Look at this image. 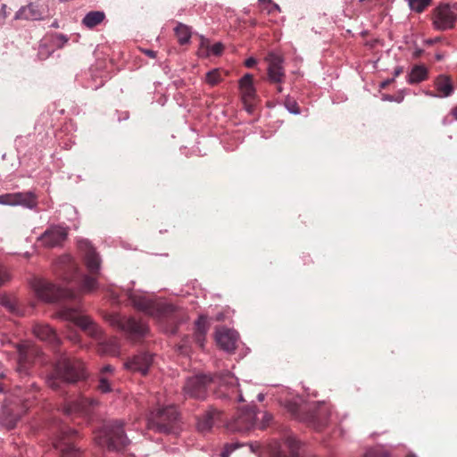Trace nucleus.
I'll list each match as a JSON object with an SVG mask.
<instances>
[{
  "mask_svg": "<svg viewBox=\"0 0 457 457\" xmlns=\"http://www.w3.org/2000/svg\"><path fill=\"white\" fill-rule=\"evenodd\" d=\"M212 385L220 386V396L232 398L236 395L237 401L244 402L243 395L237 389V379L227 371L214 376L196 375L187 379L183 390L187 396L204 400L207 396L208 389Z\"/></svg>",
  "mask_w": 457,
  "mask_h": 457,
  "instance_id": "obj_1",
  "label": "nucleus"
},
{
  "mask_svg": "<svg viewBox=\"0 0 457 457\" xmlns=\"http://www.w3.org/2000/svg\"><path fill=\"white\" fill-rule=\"evenodd\" d=\"M86 378L84 363L75 358L62 357L55 366L54 374L49 378L48 386L58 390L62 384L74 383Z\"/></svg>",
  "mask_w": 457,
  "mask_h": 457,
  "instance_id": "obj_2",
  "label": "nucleus"
},
{
  "mask_svg": "<svg viewBox=\"0 0 457 457\" xmlns=\"http://www.w3.org/2000/svg\"><path fill=\"white\" fill-rule=\"evenodd\" d=\"M96 444L108 451L120 452L125 449L129 440L125 435L123 423L120 420L104 423L95 436Z\"/></svg>",
  "mask_w": 457,
  "mask_h": 457,
  "instance_id": "obj_3",
  "label": "nucleus"
},
{
  "mask_svg": "<svg viewBox=\"0 0 457 457\" xmlns=\"http://www.w3.org/2000/svg\"><path fill=\"white\" fill-rule=\"evenodd\" d=\"M79 248L83 253L85 265L90 273V275L83 276L80 290L83 293H91L98 288L97 276L100 270L101 259L95 248L87 240L79 241Z\"/></svg>",
  "mask_w": 457,
  "mask_h": 457,
  "instance_id": "obj_4",
  "label": "nucleus"
},
{
  "mask_svg": "<svg viewBox=\"0 0 457 457\" xmlns=\"http://www.w3.org/2000/svg\"><path fill=\"white\" fill-rule=\"evenodd\" d=\"M18 402L5 403L0 412V424L8 429L13 428L21 415L30 407V401L36 398L35 395L29 393V395L21 394V388L17 386Z\"/></svg>",
  "mask_w": 457,
  "mask_h": 457,
  "instance_id": "obj_5",
  "label": "nucleus"
},
{
  "mask_svg": "<svg viewBox=\"0 0 457 457\" xmlns=\"http://www.w3.org/2000/svg\"><path fill=\"white\" fill-rule=\"evenodd\" d=\"M31 286L37 297L46 303H55L61 299H73L75 297L73 291L58 287L41 278H35Z\"/></svg>",
  "mask_w": 457,
  "mask_h": 457,
  "instance_id": "obj_6",
  "label": "nucleus"
},
{
  "mask_svg": "<svg viewBox=\"0 0 457 457\" xmlns=\"http://www.w3.org/2000/svg\"><path fill=\"white\" fill-rule=\"evenodd\" d=\"M177 419V409L173 405H169L151 412L148 418L147 427L149 429L159 433H170Z\"/></svg>",
  "mask_w": 457,
  "mask_h": 457,
  "instance_id": "obj_7",
  "label": "nucleus"
},
{
  "mask_svg": "<svg viewBox=\"0 0 457 457\" xmlns=\"http://www.w3.org/2000/svg\"><path fill=\"white\" fill-rule=\"evenodd\" d=\"M79 437L78 431L62 425L59 428L54 446L59 451L61 457H79V448L76 446V440Z\"/></svg>",
  "mask_w": 457,
  "mask_h": 457,
  "instance_id": "obj_8",
  "label": "nucleus"
},
{
  "mask_svg": "<svg viewBox=\"0 0 457 457\" xmlns=\"http://www.w3.org/2000/svg\"><path fill=\"white\" fill-rule=\"evenodd\" d=\"M106 320L111 326L128 333L135 339L144 337L148 331L147 326L141 320L134 318H126L119 313L108 314Z\"/></svg>",
  "mask_w": 457,
  "mask_h": 457,
  "instance_id": "obj_9",
  "label": "nucleus"
},
{
  "mask_svg": "<svg viewBox=\"0 0 457 457\" xmlns=\"http://www.w3.org/2000/svg\"><path fill=\"white\" fill-rule=\"evenodd\" d=\"M60 316L66 320L73 322L91 337L96 339L101 338V328L88 316L81 315L77 309L63 307L60 311Z\"/></svg>",
  "mask_w": 457,
  "mask_h": 457,
  "instance_id": "obj_10",
  "label": "nucleus"
},
{
  "mask_svg": "<svg viewBox=\"0 0 457 457\" xmlns=\"http://www.w3.org/2000/svg\"><path fill=\"white\" fill-rule=\"evenodd\" d=\"M16 352L18 354L16 372L21 377H27L29 375L34 360L39 356L40 350L33 344L25 343L17 345Z\"/></svg>",
  "mask_w": 457,
  "mask_h": 457,
  "instance_id": "obj_11",
  "label": "nucleus"
},
{
  "mask_svg": "<svg viewBox=\"0 0 457 457\" xmlns=\"http://www.w3.org/2000/svg\"><path fill=\"white\" fill-rule=\"evenodd\" d=\"M97 404V401L84 395H79L76 399L71 400L65 403L63 412L67 416L75 415L78 417H86L90 414Z\"/></svg>",
  "mask_w": 457,
  "mask_h": 457,
  "instance_id": "obj_12",
  "label": "nucleus"
},
{
  "mask_svg": "<svg viewBox=\"0 0 457 457\" xmlns=\"http://www.w3.org/2000/svg\"><path fill=\"white\" fill-rule=\"evenodd\" d=\"M54 273L62 280L70 282L78 277V266L71 255L59 257L54 262Z\"/></svg>",
  "mask_w": 457,
  "mask_h": 457,
  "instance_id": "obj_13",
  "label": "nucleus"
},
{
  "mask_svg": "<svg viewBox=\"0 0 457 457\" xmlns=\"http://www.w3.org/2000/svg\"><path fill=\"white\" fill-rule=\"evenodd\" d=\"M330 410L326 404H320L306 413L304 421L320 431L328 425Z\"/></svg>",
  "mask_w": 457,
  "mask_h": 457,
  "instance_id": "obj_14",
  "label": "nucleus"
},
{
  "mask_svg": "<svg viewBox=\"0 0 457 457\" xmlns=\"http://www.w3.org/2000/svg\"><path fill=\"white\" fill-rule=\"evenodd\" d=\"M68 231L60 226H52L47 228L38 238L42 245L46 247H55L61 245L67 238Z\"/></svg>",
  "mask_w": 457,
  "mask_h": 457,
  "instance_id": "obj_15",
  "label": "nucleus"
},
{
  "mask_svg": "<svg viewBox=\"0 0 457 457\" xmlns=\"http://www.w3.org/2000/svg\"><path fill=\"white\" fill-rule=\"evenodd\" d=\"M457 20V15L448 4L439 6L434 14V25L436 29L445 30L452 29Z\"/></svg>",
  "mask_w": 457,
  "mask_h": 457,
  "instance_id": "obj_16",
  "label": "nucleus"
},
{
  "mask_svg": "<svg viewBox=\"0 0 457 457\" xmlns=\"http://www.w3.org/2000/svg\"><path fill=\"white\" fill-rule=\"evenodd\" d=\"M436 92L428 91L427 95L432 97L445 98L450 96L454 91L453 79L450 76L438 75L433 82Z\"/></svg>",
  "mask_w": 457,
  "mask_h": 457,
  "instance_id": "obj_17",
  "label": "nucleus"
},
{
  "mask_svg": "<svg viewBox=\"0 0 457 457\" xmlns=\"http://www.w3.org/2000/svg\"><path fill=\"white\" fill-rule=\"evenodd\" d=\"M153 362V356L147 353H141L129 359L124 366L127 370L133 372H139L142 375H146Z\"/></svg>",
  "mask_w": 457,
  "mask_h": 457,
  "instance_id": "obj_18",
  "label": "nucleus"
},
{
  "mask_svg": "<svg viewBox=\"0 0 457 457\" xmlns=\"http://www.w3.org/2000/svg\"><path fill=\"white\" fill-rule=\"evenodd\" d=\"M269 62L268 76L272 83L280 84L285 79V71L282 67L283 59L275 54H270L267 57Z\"/></svg>",
  "mask_w": 457,
  "mask_h": 457,
  "instance_id": "obj_19",
  "label": "nucleus"
},
{
  "mask_svg": "<svg viewBox=\"0 0 457 457\" xmlns=\"http://www.w3.org/2000/svg\"><path fill=\"white\" fill-rule=\"evenodd\" d=\"M127 298L135 308L143 311L147 314L153 315L155 311H159L156 303L145 296L129 291L126 293Z\"/></svg>",
  "mask_w": 457,
  "mask_h": 457,
  "instance_id": "obj_20",
  "label": "nucleus"
},
{
  "mask_svg": "<svg viewBox=\"0 0 457 457\" xmlns=\"http://www.w3.org/2000/svg\"><path fill=\"white\" fill-rule=\"evenodd\" d=\"M33 334L41 341L56 347L59 345V338L55 331L47 324H36L33 327Z\"/></svg>",
  "mask_w": 457,
  "mask_h": 457,
  "instance_id": "obj_21",
  "label": "nucleus"
},
{
  "mask_svg": "<svg viewBox=\"0 0 457 457\" xmlns=\"http://www.w3.org/2000/svg\"><path fill=\"white\" fill-rule=\"evenodd\" d=\"M237 339L236 333L230 329L222 328L216 333L218 345L227 352H232L236 349Z\"/></svg>",
  "mask_w": 457,
  "mask_h": 457,
  "instance_id": "obj_22",
  "label": "nucleus"
},
{
  "mask_svg": "<svg viewBox=\"0 0 457 457\" xmlns=\"http://www.w3.org/2000/svg\"><path fill=\"white\" fill-rule=\"evenodd\" d=\"M256 418L254 406H247L240 410V413L236 420L237 429H248L253 426Z\"/></svg>",
  "mask_w": 457,
  "mask_h": 457,
  "instance_id": "obj_23",
  "label": "nucleus"
},
{
  "mask_svg": "<svg viewBox=\"0 0 457 457\" xmlns=\"http://www.w3.org/2000/svg\"><path fill=\"white\" fill-rule=\"evenodd\" d=\"M222 413L216 409L208 411L201 419L198 420L197 428L202 433H205L218 422L221 420Z\"/></svg>",
  "mask_w": 457,
  "mask_h": 457,
  "instance_id": "obj_24",
  "label": "nucleus"
},
{
  "mask_svg": "<svg viewBox=\"0 0 457 457\" xmlns=\"http://www.w3.org/2000/svg\"><path fill=\"white\" fill-rule=\"evenodd\" d=\"M239 90L241 94V99L255 100L257 97L256 90L253 86V75L247 73L239 79Z\"/></svg>",
  "mask_w": 457,
  "mask_h": 457,
  "instance_id": "obj_25",
  "label": "nucleus"
},
{
  "mask_svg": "<svg viewBox=\"0 0 457 457\" xmlns=\"http://www.w3.org/2000/svg\"><path fill=\"white\" fill-rule=\"evenodd\" d=\"M44 10L38 5L29 4L27 6L21 8L15 14V20H31L38 21L44 18Z\"/></svg>",
  "mask_w": 457,
  "mask_h": 457,
  "instance_id": "obj_26",
  "label": "nucleus"
},
{
  "mask_svg": "<svg viewBox=\"0 0 457 457\" xmlns=\"http://www.w3.org/2000/svg\"><path fill=\"white\" fill-rule=\"evenodd\" d=\"M428 78V69L423 64L414 65L407 77L409 84H418L427 80Z\"/></svg>",
  "mask_w": 457,
  "mask_h": 457,
  "instance_id": "obj_27",
  "label": "nucleus"
},
{
  "mask_svg": "<svg viewBox=\"0 0 457 457\" xmlns=\"http://www.w3.org/2000/svg\"><path fill=\"white\" fill-rule=\"evenodd\" d=\"M284 447L289 451V454H286L284 450H278L274 453L272 457H298V450L300 442L294 436H287L284 443Z\"/></svg>",
  "mask_w": 457,
  "mask_h": 457,
  "instance_id": "obj_28",
  "label": "nucleus"
},
{
  "mask_svg": "<svg viewBox=\"0 0 457 457\" xmlns=\"http://www.w3.org/2000/svg\"><path fill=\"white\" fill-rule=\"evenodd\" d=\"M37 204V197L32 192H18L15 193V205L33 209Z\"/></svg>",
  "mask_w": 457,
  "mask_h": 457,
  "instance_id": "obj_29",
  "label": "nucleus"
},
{
  "mask_svg": "<svg viewBox=\"0 0 457 457\" xmlns=\"http://www.w3.org/2000/svg\"><path fill=\"white\" fill-rule=\"evenodd\" d=\"M105 18V14L101 11H91L86 14L82 20V24L88 29H93L99 25Z\"/></svg>",
  "mask_w": 457,
  "mask_h": 457,
  "instance_id": "obj_30",
  "label": "nucleus"
},
{
  "mask_svg": "<svg viewBox=\"0 0 457 457\" xmlns=\"http://www.w3.org/2000/svg\"><path fill=\"white\" fill-rule=\"evenodd\" d=\"M174 33L180 45L188 43L191 38V28L180 22L174 29Z\"/></svg>",
  "mask_w": 457,
  "mask_h": 457,
  "instance_id": "obj_31",
  "label": "nucleus"
},
{
  "mask_svg": "<svg viewBox=\"0 0 457 457\" xmlns=\"http://www.w3.org/2000/svg\"><path fill=\"white\" fill-rule=\"evenodd\" d=\"M222 80L221 72L219 69H213L205 75V82L213 87Z\"/></svg>",
  "mask_w": 457,
  "mask_h": 457,
  "instance_id": "obj_32",
  "label": "nucleus"
},
{
  "mask_svg": "<svg viewBox=\"0 0 457 457\" xmlns=\"http://www.w3.org/2000/svg\"><path fill=\"white\" fill-rule=\"evenodd\" d=\"M409 6L412 11L422 12L430 5L431 0H408Z\"/></svg>",
  "mask_w": 457,
  "mask_h": 457,
  "instance_id": "obj_33",
  "label": "nucleus"
},
{
  "mask_svg": "<svg viewBox=\"0 0 457 457\" xmlns=\"http://www.w3.org/2000/svg\"><path fill=\"white\" fill-rule=\"evenodd\" d=\"M97 389L104 394L109 393L112 390L108 376H104V374L99 375Z\"/></svg>",
  "mask_w": 457,
  "mask_h": 457,
  "instance_id": "obj_34",
  "label": "nucleus"
},
{
  "mask_svg": "<svg viewBox=\"0 0 457 457\" xmlns=\"http://www.w3.org/2000/svg\"><path fill=\"white\" fill-rule=\"evenodd\" d=\"M286 408L292 414V416H294L295 418H297V419H301L304 421V418H305L306 414H304L303 417L301 416V412L303 410H302L301 406H299L296 403L288 402L286 404Z\"/></svg>",
  "mask_w": 457,
  "mask_h": 457,
  "instance_id": "obj_35",
  "label": "nucleus"
},
{
  "mask_svg": "<svg viewBox=\"0 0 457 457\" xmlns=\"http://www.w3.org/2000/svg\"><path fill=\"white\" fill-rule=\"evenodd\" d=\"M259 4L262 10H266L269 14L274 13L275 12H280L279 6L272 3L271 0H259Z\"/></svg>",
  "mask_w": 457,
  "mask_h": 457,
  "instance_id": "obj_36",
  "label": "nucleus"
},
{
  "mask_svg": "<svg viewBox=\"0 0 457 457\" xmlns=\"http://www.w3.org/2000/svg\"><path fill=\"white\" fill-rule=\"evenodd\" d=\"M284 104L286 106V108L291 112V113H294V114H298L300 113V108L298 106V104L296 103V101L290 97V96H287L286 99H285V102H284Z\"/></svg>",
  "mask_w": 457,
  "mask_h": 457,
  "instance_id": "obj_37",
  "label": "nucleus"
},
{
  "mask_svg": "<svg viewBox=\"0 0 457 457\" xmlns=\"http://www.w3.org/2000/svg\"><path fill=\"white\" fill-rule=\"evenodd\" d=\"M208 329L207 321L204 318L200 317L198 320L195 322V333H201L205 335Z\"/></svg>",
  "mask_w": 457,
  "mask_h": 457,
  "instance_id": "obj_38",
  "label": "nucleus"
},
{
  "mask_svg": "<svg viewBox=\"0 0 457 457\" xmlns=\"http://www.w3.org/2000/svg\"><path fill=\"white\" fill-rule=\"evenodd\" d=\"M0 204L15 205V193L1 195Z\"/></svg>",
  "mask_w": 457,
  "mask_h": 457,
  "instance_id": "obj_39",
  "label": "nucleus"
},
{
  "mask_svg": "<svg viewBox=\"0 0 457 457\" xmlns=\"http://www.w3.org/2000/svg\"><path fill=\"white\" fill-rule=\"evenodd\" d=\"M210 54L209 43L206 39L202 38L201 46L198 50V55L201 57H207Z\"/></svg>",
  "mask_w": 457,
  "mask_h": 457,
  "instance_id": "obj_40",
  "label": "nucleus"
},
{
  "mask_svg": "<svg viewBox=\"0 0 457 457\" xmlns=\"http://www.w3.org/2000/svg\"><path fill=\"white\" fill-rule=\"evenodd\" d=\"M363 457H389V454L386 451L370 450Z\"/></svg>",
  "mask_w": 457,
  "mask_h": 457,
  "instance_id": "obj_41",
  "label": "nucleus"
},
{
  "mask_svg": "<svg viewBox=\"0 0 457 457\" xmlns=\"http://www.w3.org/2000/svg\"><path fill=\"white\" fill-rule=\"evenodd\" d=\"M210 53L213 55L219 56L222 54L224 50V46L221 43H216L212 46H209Z\"/></svg>",
  "mask_w": 457,
  "mask_h": 457,
  "instance_id": "obj_42",
  "label": "nucleus"
},
{
  "mask_svg": "<svg viewBox=\"0 0 457 457\" xmlns=\"http://www.w3.org/2000/svg\"><path fill=\"white\" fill-rule=\"evenodd\" d=\"M10 279V275L7 270L0 264V287Z\"/></svg>",
  "mask_w": 457,
  "mask_h": 457,
  "instance_id": "obj_43",
  "label": "nucleus"
},
{
  "mask_svg": "<svg viewBox=\"0 0 457 457\" xmlns=\"http://www.w3.org/2000/svg\"><path fill=\"white\" fill-rule=\"evenodd\" d=\"M237 445L234 444H228L224 446L223 451L220 453V457H228L229 454L237 449Z\"/></svg>",
  "mask_w": 457,
  "mask_h": 457,
  "instance_id": "obj_44",
  "label": "nucleus"
},
{
  "mask_svg": "<svg viewBox=\"0 0 457 457\" xmlns=\"http://www.w3.org/2000/svg\"><path fill=\"white\" fill-rule=\"evenodd\" d=\"M194 338H195V343L200 346V347H204V342H205V335L202 334L201 333H195L194 334Z\"/></svg>",
  "mask_w": 457,
  "mask_h": 457,
  "instance_id": "obj_45",
  "label": "nucleus"
},
{
  "mask_svg": "<svg viewBox=\"0 0 457 457\" xmlns=\"http://www.w3.org/2000/svg\"><path fill=\"white\" fill-rule=\"evenodd\" d=\"M254 101L255 100H248V101H246L245 99L242 100L244 107L247 112L251 113L253 112Z\"/></svg>",
  "mask_w": 457,
  "mask_h": 457,
  "instance_id": "obj_46",
  "label": "nucleus"
},
{
  "mask_svg": "<svg viewBox=\"0 0 457 457\" xmlns=\"http://www.w3.org/2000/svg\"><path fill=\"white\" fill-rule=\"evenodd\" d=\"M114 369L112 365H105L102 368L100 374H104V376H108V378L112 374Z\"/></svg>",
  "mask_w": 457,
  "mask_h": 457,
  "instance_id": "obj_47",
  "label": "nucleus"
},
{
  "mask_svg": "<svg viewBox=\"0 0 457 457\" xmlns=\"http://www.w3.org/2000/svg\"><path fill=\"white\" fill-rule=\"evenodd\" d=\"M4 305L12 312H16L15 303L10 300L5 301Z\"/></svg>",
  "mask_w": 457,
  "mask_h": 457,
  "instance_id": "obj_48",
  "label": "nucleus"
},
{
  "mask_svg": "<svg viewBox=\"0 0 457 457\" xmlns=\"http://www.w3.org/2000/svg\"><path fill=\"white\" fill-rule=\"evenodd\" d=\"M245 66H246L247 68H252V67H253V66L256 64V60H255L254 58H253V57L248 58V59L245 61Z\"/></svg>",
  "mask_w": 457,
  "mask_h": 457,
  "instance_id": "obj_49",
  "label": "nucleus"
},
{
  "mask_svg": "<svg viewBox=\"0 0 457 457\" xmlns=\"http://www.w3.org/2000/svg\"><path fill=\"white\" fill-rule=\"evenodd\" d=\"M440 40H441V37H436V38H433V39H428V40H426V44L430 46V45H434V44L439 42Z\"/></svg>",
  "mask_w": 457,
  "mask_h": 457,
  "instance_id": "obj_50",
  "label": "nucleus"
},
{
  "mask_svg": "<svg viewBox=\"0 0 457 457\" xmlns=\"http://www.w3.org/2000/svg\"><path fill=\"white\" fill-rule=\"evenodd\" d=\"M423 54V50L422 49H416L414 52H413V57L414 58H420L421 56V54Z\"/></svg>",
  "mask_w": 457,
  "mask_h": 457,
  "instance_id": "obj_51",
  "label": "nucleus"
},
{
  "mask_svg": "<svg viewBox=\"0 0 457 457\" xmlns=\"http://www.w3.org/2000/svg\"><path fill=\"white\" fill-rule=\"evenodd\" d=\"M145 54L147 56L151 57V58H155V56H156V52H154V51H153V50H145Z\"/></svg>",
  "mask_w": 457,
  "mask_h": 457,
  "instance_id": "obj_52",
  "label": "nucleus"
},
{
  "mask_svg": "<svg viewBox=\"0 0 457 457\" xmlns=\"http://www.w3.org/2000/svg\"><path fill=\"white\" fill-rule=\"evenodd\" d=\"M393 80H394V79H387V80L382 82L381 85H380V87L381 88H386Z\"/></svg>",
  "mask_w": 457,
  "mask_h": 457,
  "instance_id": "obj_53",
  "label": "nucleus"
},
{
  "mask_svg": "<svg viewBox=\"0 0 457 457\" xmlns=\"http://www.w3.org/2000/svg\"><path fill=\"white\" fill-rule=\"evenodd\" d=\"M402 72H403V68H402V67H397V68H395V70L394 75H395V77H397V76H399Z\"/></svg>",
  "mask_w": 457,
  "mask_h": 457,
  "instance_id": "obj_54",
  "label": "nucleus"
},
{
  "mask_svg": "<svg viewBox=\"0 0 457 457\" xmlns=\"http://www.w3.org/2000/svg\"><path fill=\"white\" fill-rule=\"evenodd\" d=\"M6 8H7V6L5 4L2 5L1 12H2V15L4 16V18H5L7 16Z\"/></svg>",
  "mask_w": 457,
  "mask_h": 457,
  "instance_id": "obj_55",
  "label": "nucleus"
},
{
  "mask_svg": "<svg viewBox=\"0 0 457 457\" xmlns=\"http://www.w3.org/2000/svg\"><path fill=\"white\" fill-rule=\"evenodd\" d=\"M451 114L453 116V118L457 120V106L453 108L451 111Z\"/></svg>",
  "mask_w": 457,
  "mask_h": 457,
  "instance_id": "obj_56",
  "label": "nucleus"
},
{
  "mask_svg": "<svg viewBox=\"0 0 457 457\" xmlns=\"http://www.w3.org/2000/svg\"><path fill=\"white\" fill-rule=\"evenodd\" d=\"M443 58H444V55L442 54H436V59L437 61H441V60H443Z\"/></svg>",
  "mask_w": 457,
  "mask_h": 457,
  "instance_id": "obj_57",
  "label": "nucleus"
},
{
  "mask_svg": "<svg viewBox=\"0 0 457 457\" xmlns=\"http://www.w3.org/2000/svg\"><path fill=\"white\" fill-rule=\"evenodd\" d=\"M282 91H283V87H282V86H281V85H278V86L277 87V92H278V93H281Z\"/></svg>",
  "mask_w": 457,
  "mask_h": 457,
  "instance_id": "obj_58",
  "label": "nucleus"
},
{
  "mask_svg": "<svg viewBox=\"0 0 457 457\" xmlns=\"http://www.w3.org/2000/svg\"><path fill=\"white\" fill-rule=\"evenodd\" d=\"M4 383H2L0 381V392H4Z\"/></svg>",
  "mask_w": 457,
  "mask_h": 457,
  "instance_id": "obj_59",
  "label": "nucleus"
},
{
  "mask_svg": "<svg viewBox=\"0 0 457 457\" xmlns=\"http://www.w3.org/2000/svg\"><path fill=\"white\" fill-rule=\"evenodd\" d=\"M29 386H30L31 388H34V389H36V388H37L36 384H35L34 382H32V383L29 385Z\"/></svg>",
  "mask_w": 457,
  "mask_h": 457,
  "instance_id": "obj_60",
  "label": "nucleus"
},
{
  "mask_svg": "<svg viewBox=\"0 0 457 457\" xmlns=\"http://www.w3.org/2000/svg\"><path fill=\"white\" fill-rule=\"evenodd\" d=\"M71 340H73L75 343L79 341L77 336H75L74 338H71Z\"/></svg>",
  "mask_w": 457,
  "mask_h": 457,
  "instance_id": "obj_61",
  "label": "nucleus"
},
{
  "mask_svg": "<svg viewBox=\"0 0 457 457\" xmlns=\"http://www.w3.org/2000/svg\"><path fill=\"white\" fill-rule=\"evenodd\" d=\"M406 457H417L414 453H408Z\"/></svg>",
  "mask_w": 457,
  "mask_h": 457,
  "instance_id": "obj_62",
  "label": "nucleus"
},
{
  "mask_svg": "<svg viewBox=\"0 0 457 457\" xmlns=\"http://www.w3.org/2000/svg\"><path fill=\"white\" fill-rule=\"evenodd\" d=\"M386 98L387 100H390V101H392V100H393V97H392V96H387Z\"/></svg>",
  "mask_w": 457,
  "mask_h": 457,
  "instance_id": "obj_63",
  "label": "nucleus"
},
{
  "mask_svg": "<svg viewBox=\"0 0 457 457\" xmlns=\"http://www.w3.org/2000/svg\"><path fill=\"white\" fill-rule=\"evenodd\" d=\"M4 378V374H1L0 378Z\"/></svg>",
  "mask_w": 457,
  "mask_h": 457,
  "instance_id": "obj_64",
  "label": "nucleus"
}]
</instances>
